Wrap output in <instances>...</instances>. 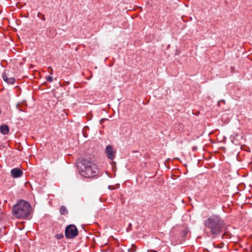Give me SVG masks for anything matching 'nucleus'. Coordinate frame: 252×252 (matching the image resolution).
Instances as JSON below:
<instances>
[{
  "mask_svg": "<svg viewBox=\"0 0 252 252\" xmlns=\"http://www.w3.org/2000/svg\"><path fill=\"white\" fill-rule=\"evenodd\" d=\"M204 225L210 230L213 237H216L226 228L224 220L219 216L213 215L204 221Z\"/></svg>",
  "mask_w": 252,
  "mask_h": 252,
  "instance_id": "f257e3e1",
  "label": "nucleus"
},
{
  "mask_svg": "<svg viewBox=\"0 0 252 252\" xmlns=\"http://www.w3.org/2000/svg\"><path fill=\"white\" fill-rule=\"evenodd\" d=\"M32 206L29 202L20 200L13 206V215L18 219L30 220L32 213Z\"/></svg>",
  "mask_w": 252,
  "mask_h": 252,
  "instance_id": "f03ea898",
  "label": "nucleus"
},
{
  "mask_svg": "<svg viewBox=\"0 0 252 252\" xmlns=\"http://www.w3.org/2000/svg\"><path fill=\"white\" fill-rule=\"evenodd\" d=\"M80 174L85 178H91L97 174V169L95 164L86 159H83L77 163Z\"/></svg>",
  "mask_w": 252,
  "mask_h": 252,
  "instance_id": "7ed1b4c3",
  "label": "nucleus"
},
{
  "mask_svg": "<svg viewBox=\"0 0 252 252\" xmlns=\"http://www.w3.org/2000/svg\"><path fill=\"white\" fill-rule=\"evenodd\" d=\"M78 234L76 227L73 224H70L66 226L65 230V236L68 239H72Z\"/></svg>",
  "mask_w": 252,
  "mask_h": 252,
  "instance_id": "20e7f679",
  "label": "nucleus"
},
{
  "mask_svg": "<svg viewBox=\"0 0 252 252\" xmlns=\"http://www.w3.org/2000/svg\"><path fill=\"white\" fill-rule=\"evenodd\" d=\"M10 173L13 178H18L23 175V172L18 168H15L11 170Z\"/></svg>",
  "mask_w": 252,
  "mask_h": 252,
  "instance_id": "39448f33",
  "label": "nucleus"
},
{
  "mask_svg": "<svg viewBox=\"0 0 252 252\" xmlns=\"http://www.w3.org/2000/svg\"><path fill=\"white\" fill-rule=\"evenodd\" d=\"M105 152L108 158L113 159L115 158V152L113 150L112 146L108 145L105 149Z\"/></svg>",
  "mask_w": 252,
  "mask_h": 252,
  "instance_id": "423d86ee",
  "label": "nucleus"
},
{
  "mask_svg": "<svg viewBox=\"0 0 252 252\" xmlns=\"http://www.w3.org/2000/svg\"><path fill=\"white\" fill-rule=\"evenodd\" d=\"M2 77L4 81L7 84H13L15 82V79L14 78L9 77L8 74L5 72L2 73Z\"/></svg>",
  "mask_w": 252,
  "mask_h": 252,
  "instance_id": "0eeeda50",
  "label": "nucleus"
},
{
  "mask_svg": "<svg viewBox=\"0 0 252 252\" xmlns=\"http://www.w3.org/2000/svg\"><path fill=\"white\" fill-rule=\"evenodd\" d=\"M0 131L3 134H7L9 129L8 126L2 125L0 126Z\"/></svg>",
  "mask_w": 252,
  "mask_h": 252,
  "instance_id": "6e6552de",
  "label": "nucleus"
},
{
  "mask_svg": "<svg viewBox=\"0 0 252 252\" xmlns=\"http://www.w3.org/2000/svg\"><path fill=\"white\" fill-rule=\"evenodd\" d=\"M60 212L61 215H65L68 214L66 208L64 206H62L60 208Z\"/></svg>",
  "mask_w": 252,
  "mask_h": 252,
  "instance_id": "1a4fd4ad",
  "label": "nucleus"
},
{
  "mask_svg": "<svg viewBox=\"0 0 252 252\" xmlns=\"http://www.w3.org/2000/svg\"><path fill=\"white\" fill-rule=\"evenodd\" d=\"M55 237L56 239L60 240L63 237V235L62 233L57 234L55 235Z\"/></svg>",
  "mask_w": 252,
  "mask_h": 252,
  "instance_id": "9d476101",
  "label": "nucleus"
},
{
  "mask_svg": "<svg viewBox=\"0 0 252 252\" xmlns=\"http://www.w3.org/2000/svg\"><path fill=\"white\" fill-rule=\"evenodd\" d=\"M229 237V234L227 233V232H225L223 235L221 236L222 239H224L225 238H228Z\"/></svg>",
  "mask_w": 252,
  "mask_h": 252,
  "instance_id": "9b49d317",
  "label": "nucleus"
},
{
  "mask_svg": "<svg viewBox=\"0 0 252 252\" xmlns=\"http://www.w3.org/2000/svg\"><path fill=\"white\" fill-rule=\"evenodd\" d=\"M224 246V244L223 243H221L220 244H219V245H215L214 244V247L215 248H221L223 247Z\"/></svg>",
  "mask_w": 252,
  "mask_h": 252,
  "instance_id": "f8f14e48",
  "label": "nucleus"
},
{
  "mask_svg": "<svg viewBox=\"0 0 252 252\" xmlns=\"http://www.w3.org/2000/svg\"><path fill=\"white\" fill-rule=\"evenodd\" d=\"M46 80L48 82H51L53 81V78L52 76H48L46 77Z\"/></svg>",
  "mask_w": 252,
  "mask_h": 252,
  "instance_id": "ddd939ff",
  "label": "nucleus"
},
{
  "mask_svg": "<svg viewBox=\"0 0 252 252\" xmlns=\"http://www.w3.org/2000/svg\"><path fill=\"white\" fill-rule=\"evenodd\" d=\"M39 15L41 16V19L42 20H43V21L45 20V17L44 15L41 14L40 13H38L37 14L38 17H39Z\"/></svg>",
  "mask_w": 252,
  "mask_h": 252,
  "instance_id": "4468645a",
  "label": "nucleus"
},
{
  "mask_svg": "<svg viewBox=\"0 0 252 252\" xmlns=\"http://www.w3.org/2000/svg\"><path fill=\"white\" fill-rule=\"evenodd\" d=\"M107 119H102L100 120V124H102L105 121L107 120Z\"/></svg>",
  "mask_w": 252,
  "mask_h": 252,
  "instance_id": "2eb2a0df",
  "label": "nucleus"
},
{
  "mask_svg": "<svg viewBox=\"0 0 252 252\" xmlns=\"http://www.w3.org/2000/svg\"><path fill=\"white\" fill-rule=\"evenodd\" d=\"M108 189L110 190H112V189H114V188L113 187V186H109L108 187Z\"/></svg>",
  "mask_w": 252,
  "mask_h": 252,
  "instance_id": "dca6fc26",
  "label": "nucleus"
},
{
  "mask_svg": "<svg viewBox=\"0 0 252 252\" xmlns=\"http://www.w3.org/2000/svg\"><path fill=\"white\" fill-rule=\"evenodd\" d=\"M129 226H130V228H131V223H129Z\"/></svg>",
  "mask_w": 252,
  "mask_h": 252,
  "instance_id": "f3484780",
  "label": "nucleus"
},
{
  "mask_svg": "<svg viewBox=\"0 0 252 252\" xmlns=\"http://www.w3.org/2000/svg\"><path fill=\"white\" fill-rule=\"evenodd\" d=\"M152 252H157V251H154V250H153V251H152Z\"/></svg>",
  "mask_w": 252,
  "mask_h": 252,
  "instance_id": "a211bd4d",
  "label": "nucleus"
}]
</instances>
